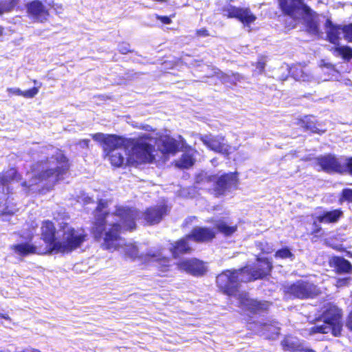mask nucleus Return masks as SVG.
<instances>
[{"instance_id": "1", "label": "nucleus", "mask_w": 352, "mask_h": 352, "mask_svg": "<svg viewBox=\"0 0 352 352\" xmlns=\"http://www.w3.org/2000/svg\"><path fill=\"white\" fill-rule=\"evenodd\" d=\"M107 207L106 201H99L95 210L92 232L96 240L103 239V248L109 250H116L120 245V234L122 230L135 229V220L138 219H142L149 225L157 224L168 211L167 206L164 204L150 207L144 212L136 209L119 206L115 212L109 213L106 210Z\"/></svg>"}, {"instance_id": "2", "label": "nucleus", "mask_w": 352, "mask_h": 352, "mask_svg": "<svg viewBox=\"0 0 352 352\" xmlns=\"http://www.w3.org/2000/svg\"><path fill=\"white\" fill-rule=\"evenodd\" d=\"M272 268L268 259H258L253 266H246L238 270H226L217 276V286L228 296L237 297L241 307L256 314L268 309L270 303L267 301H258L250 298L248 294L238 292L240 283H246L266 276Z\"/></svg>"}, {"instance_id": "3", "label": "nucleus", "mask_w": 352, "mask_h": 352, "mask_svg": "<svg viewBox=\"0 0 352 352\" xmlns=\"http://www.w3.org/2000/svg\"><path fill=\"white\" fill-rule=\"evenodd\" d=\"M62 238L58 240L55 237V228L50 221H45L41 226V236L46 244L45 249L41 250L36 245L28 243H19L12 246L14 252L20 256L30 254H43L47 252H69L77 248L85 241V234L82 230H75L67 223H60Z\"/></svg>"}, {"instance_id": "4", "label": "nucleus", "mask_w": 352, "mask_h": 352, "mask_svg": "<svg viewBox=\"0 0 352 352\" xmlns=\"http://www.w3.org/2000/svg\"><path fill=\"white\" fill-rule=\"evenodd\" d=\"M36 153L37 162L32 166V172L28 173L30 179L23 183V186L28 188L29 190H34V186L45 180L55 184L63 179L69 169L67 158L56 148L43 146Z\"/></svg>"}, {"instance_id": "5", "label": "nucleus", "mask_w": 352, "mask_h": 352, "mask_svg": "<svg viewBox=\"0 0 352 352\" xmlns=\"http://www.w3.org/2000/svg\"><path fill=\"white\" fill-rule=\"evenodd\" d=\"M92 138L102 144V148L111 164L120 167L124 164L131 165L127 162L129 151L126 149V141L117 135L97 133L91 135Z\"/></svg>"}, {"instance_id": "6", "label": "nucleus", "mask_w": 352, "mask_h": 352, "mask_svg": "<svg viewBox=\"0 0 352 352\" xmlns=\"http://www.w3.org/2000/svg\"><path fill=\"white\" fill-rule=\"evenodd\" d=\"M153 142V138L148 135L133 140L130 144L127 142L126 146H131L127 162L131 163V165L153 162L155 160L154 153L156 152L152 144Z\"/></svg>"}, {"instance_id": "7", "label": "nucleus", "mask_w": 352, "mask_h": 352, "mask_svg": "<svg viewBox=\"0 0 352 352\" xmlns=\"http://www.w3.org/2000/svg\"><path fill=\"white\" fill-rule=\"evenodd\" d=\"M342 327L340 310L336 306L330 305L323 312L321 320H317L316 324L309 329V332L310 334L331 332L333 336H338Z\"/></svg>"}, {"instance_id": "8", "label": "nucleus", "mask_w": 352, "mask_h": 352, "mask_svg": "<svg viewBox=\"0 0 352 352\" xmlns=\"http://www.w3.org/2000/svg\"><path fill=\"white\" fill-rule=\"evenodd\" d=\"M197 183H212L213 191L216 196L224 195L226 192L236 188L237 177L234 173L224 174L220 177L216 175L208 176L201 174L197 177Z\"/></svg>"}, {"instance_id": "9", "label": "nucleus", "mask_w": 352, "mask_h": 352, "mask_svg": "<svg viewBox=\"0 0 352 352\" xmlns=\"http://www.w3.org/2000/svg\"><path fill=\"white\" fill-rule=\"evenodd\" d=\"M122 248L125 255L133 260L138 259L143 263L157 262L163 268L162 271H166L169 266V259L163 256L160 251L149 250L146 254H139L138 247L132 243L126 244Z\"/></svg>"}, {"instance_id": "10", "label": "nucleus", "mask_w": 352, "mask_h": 352, "mask_svg": "<svg viewBox=\"0 0 352 352\" xmlns=\"http://www.w3.org/2000/svg\"><path fill=\"white\" fill-rule=\"evenodd\" d=\"M285 292L294 298L304 299L317 296L318 289L314 284L300 280L290 285L285 286Z\"/></svg>"}, {"instance_id": "11", "label": "nucleus", "mask_w": 352, "mask_h": 352, "mask_svg": "<svg viewBox=\"0 0 352 352\" xmlns=\"http://www.w3.org/2000/svg\"><path fill=\"white\" fill-rule=\"evenodd\" d=\"M278 2L283 12L294 19L311 15V9L304 3V0H278Z\"/></svg>"}, {"instance_id": "12", "label": "nucleus", "mask_w": 352, "mask_h": 352, "mask_svg": "<svg viewBox=\"0 0 352 352\" xmlns=\"http://www.w3.org/2000/svg\"><path fill=\"white\" fill-rule=\"evenodd\" d=\"M199 140L210 150L223 155H228L230 146L223 135H214L211 133L199 135Z\"/></svg>"}, {"instance_id": "13", "label": "nucleus", "mask_w": 352, "mask_h": 352, "mask_svg": "<svg viewBox=\"0 0 352 352\" xmlns=\"http://www.w3.org/2000/svg\"><path fill=\"white\" fill-rule=\"evenodd\" d=\"M177 267L180 270L197 276L204 275L207 270L205 264L197 258L182 261L177 263Z\"/></svg>"}, {"instance_id": "14", "label": "nucleus", "mask_w": 352, "mask_h": 352, "mask_svg": "<svg viewBox=\"0 0 352 352\" xmlns=\"http://www.w3.org/2000/svg\"><path fill=\"white\" fill-rule=\"evenodd\" d=\"M179 140L170 138L169 136H165L160 140L159 147L162 153L164 154H173L176 153L179 148L185 147V140L179 135Z\"/></svg>"}, {"instance_id": "15", "label": "nucleus", "mask_w": 352, "mask_h": 352, "mask_svg": "<svg viewBox=\"0 0 352 352\" xmlns=\"http://www.w3.org/2000/svg\"><path fill=\"white\" fill-rule=\"evenodd\" d=\"M317 161L322 169L327 173L336 172L344 173L343 164H341L338 160L331 155L319 157L317 158Z\"/></svg>"}, {"instance_id": "16", "label": "nucleus", "mask_w": 352, "mask_h": 352, "mask_svg": "<svg viewBox=\"0 0 352 352\" xmlns=\"http://www.w3.org/2000/svg\"><path fill=\"white\" fill-rule=\"evenodd\" d=\"M228 17H235L245 24H250L256 20V16L251 12L250 9L239 8L230 6L227 10H225Z\"/></svg>"}, {"instance_id": "17", "label": "nucleus", "mask_w": 352, "mask_h": 352, "mask_svg": "<svg viewBox=\"0 0 352 352\" xmlns=\"http://www.w3.org/2000/svg\"><path fill=\"white\" fill-rule=\"evenodd\" d=\"M215 236V232L213 229L203 227H196L187 235V238L194 240L196 242H208Z\"/></svg>"}, {"instance_id": "18", "label": "nucleus", "mask_w": 352, "mask_h": 352, "mask_svg": "<svg viewBox=\"0 0 352 352\" xmlns=\"http://www.w3.org/2000/svg\"><path fill=\"white\" fill-rule=\"evenodd\" d=\"M28 10L34 19L40 22L45 21L48 16L47 10L38 0H35L30 3L28 5Z\"/></svg>"}, {"instance_id": "19", "label": "nucleus", "mask_w": 352, "mask_h": 352, "mask_svg": "<svg viewBox=\"0 0 352 352\" xmlns=\"http://www.w3.org/2000/svg\"><path fill=\"white\" fill-rule=\"evenodd\" d=\"M328 41L336 45H339L340 35L342 34V26L334 25L330 19H327L324 24Z\"/></svg>"}, {"instance_id": "20", "label": "nucleus", "mask_w": 352, "mask_h": 352, "mask_svg": "<svg viewBox=\"0 0 352 352\" xmlns=\"http://www.w3.org/2000/svg\"><path fill=\"white\" fill-rule=\"evenodd\" d=\"M276 322L257 324L259 331L268 339H276L280 333V327Z\"/></svg>"}, {"instance_id": "21", "label": "nucleus", "mask_w": 352, "mask_h": 352, "mask_svg": "<svg viewBox=\"0 0 352 352\" xmlns=\"http://www.w3.org/2000/svg\"><path fill=\"white\" fill-rule=\"evenodd\" d=\"M281 344L284 350L289 351L315 352L313 349L305 348L297 339L291 337L285 338Z\"/></svg>"}, {"instance_id": "22", "label": "nucleus", "mask_w": 352, "mask_h": 352, "mask_svg": "<svg viewBox=\"0 0 352 352\" xmlns=\"http://www.w3.org/2000/svg\"><path fill=\"white\" fill-rule=\"evenodd\" d=\"M194 153H196V151L189 147L182 157L176 162V166L181 168H188L192 166L195 161L193 157Z\"/></svg>"}, {"instance_id": "23", "label": "nucleus", "mask_w": 352, "mask_h": 352, "mask_svg": "<svg viewBox=\"0 0 352 352\" xmlns=\"http://www.w3.org/2000/svg\"><path fill=\"white\" fill-rule=\"evenodd\" d=\"M336 272L339 274H351L352 265L346 259L336 256L332 261Z\"/></svg>"}, {"instance_id": "24", "label": "nucleus", "mask_w": 352, "mask_h": 352, "mask_svg": "<svg viewBox=\"0 0 352 352\" xmlns=\"http://www.w3.org/2000/svg\"><path fill=\"white\" fill-rule=\"evenodd\" d=\"M188 239H190L187 238L186 236V238L175 243V244L170 248L173 256L175 258L178 257L182 254L188 253L191 251V248L187 242Z\"/></svg>"}, {"instance_id": "25", "label": "nucleus", "mask_w": 352, "mask_h": 352, "mask_svg": "<svg viewBox=\"0 0 352 352\" xmlns=\"http://www.w3.org/2000/svg\"><path fill=\"white\" fill-rule=\"evenodd\" d=\"M289 73L296 80L308 82L313 79V76L307 72L305 69L302 68L300 66L290 68Z\"/></svg>"}, {"instance_id": "26", "label": "nucleus", "mask_w": 352, "mask_h": 352, "mask_svg": "<svg viewBox=\"0 0 352 352\" xmlns=\"http://www.w3.org/2000/svg\"><path fill=\"white\" fill-rule=\"evenodd\" d=\"M342 214V212L339 210L324 212L323 214L317 217V220L320 223H334L336 222Z\"/></svg>"}, {"instance_id": "27", "label": "nucleus", "mask_w": 352, "mask_h": 352, "mask_svg": "<svg viewBox=\"0 0 352 352\" xmlns=\"http://www.w3.org/2000/svg\"><path fill=\"white\" fill-rule=\"evenodd\" d=\"M298 124L307 131L320 133V130L316 126L315 119L311 116H305L303 118L299 119Z\"/></svg>"}, {"instance_id": "28", "label": "nucleus", "mask_w": 352, "mask_h": 352, "mask_svg": "<svg viewBox=\"0 0 352 352\" xmlns=\"http://www.w3.org/2000/svg\"><path fill=\"white\" fill-rule=\"evenodd\" d=\"M18 179V174L14 168H11L2 175H0V184L3 186H7L12 181Z\"/></svg>"}, {"instance_id": "29", "label": "nucleus", "mask_w": 352, "mask_h": 352, "mask_svg": "<svg viewBox=\"0 0 352 352\" xmlns=\"http://www.w3.org/2000/svg\"><path fill=\"white\" fill-rule=\"evenodd\" d=\"M302 18H307L306 22H307V29L309 33L319 36L320 35V32L319 30L318 25L317 22L312 19V12H311V15L307 16L305 14L303 16H301Z\"/></svg>"}, {"instance_id": "30", "label": "nucleus", "mask_w": 352, "mask_h": 352, "mask_svg": "<svg viewBox=\"0 0 352 352\" xmlns=\"http://www.w3.org/2000/svg\"><path fill=\"white\" fill-rule=\"evenodd\" d=\"M218 230L226 236H230L236 231V226H230L223 221H219L216 223Z\"/></svg>"}, {"instance_id": "31", "label": "nucleus", "mask_w": 352, "mask_h": 352, "mask_svg": "<svg viewBox=\"0 0 352 352\" xmlns=\"http://www.w3.org/2000/svg\"><path fill=\"white\" fill-rule=\"evenodd\" d=\"M15 0L0 1V15L10 12L16 6Z\"/></svg>"}, {"instance_id": "32", "label": "nucleus", "mask_w": 352, "mask_h": 352, "mask_svg": "<svg viewBox=\"0 0 352 352\" xmlns=\"http://www.w3.org/2000/svg\"><path fill=\"white\" fill-rule=\"evenodd\" d=\"M335 50L344 58L350 59L352 58V49L349 47H337Z\"/></svg>"}, {"instance_id": "33", "label": "nucleus", "mask_w": 352, "mask_h": 352, "mask_svg": "<svg viewBox=\"0 0 352 352\" xmlns=\"http://www.w3.org/2000/svg\"><path fill=\"white\" fill-rule=\"evenodd\" d=\"M275 256L281 258H290L292 260H293L294 257V254L290 252V250L288 248H283L281 250H278L275 254Z\"/></svg>"}, {"instance_id": "34", "label": "nucleus", "mask_w": 352, "mask_h": 352, "mask_svg": "<svg viewBox=\"0 0 352 352\" xmlns=\"http://www.w3.org/2000/svg\"><path fill=\"white\" fill-rule=\"evenodd\" d=\"M342 32L347 41L352 42V23L342 26Z\"/></svg>"}, {"instance_id": "35", "label": "nucleus", "mask_w": 352, "mask_h": 352, "mask_svg": "<svg viewBox=\"0 0 352 352\" xmlns=\"http://www.w3.org/2000/svg\"><path fill=\"white\" fill-rule=\"evenodd\" d=\"M343 201L352 202V189L346 188L342 190L340 201Z\"/></svg>"}, {"instance_id": "36", "label": "nucleus", "mask_w": 352, "mask_h": 352, "mask_svg": "<svg viewBox=\"0 0 352 352\" xmlns=\"http://www.w3.org/2000/svg\"><path fill=\"white\" fill-rule=\"evenodd\" d=\"M38 92V89L37 87H33L27 91H22V96L26 98H34Z\"/></svg>"}, {"instance_id": "37", "label": "nucleus", "mask_w": 352, "mask_h": 352, "mask_svg": "<svg viewBox=\"0 0 352 352\" xmlns=\"http://www.w3.org/2000/svg\"><path fill=\"white\" fill-rule=\"evenodd\" d=\"M344 173L352 175V157L346 159L343 164Z\"/></svg>"}, {"instance_id": "38", "label": "nucleus", "mask_w": 352, "mask_h": 352, "mask_svg": "<svg viewBox=\"0 0 352 352\" xmlns=\"http://www.w3.org/2000/svg\"><path fill=\"white\" fill-rule=\"evenodd\" d=\"M118 50L120 53L126 54L131 51L130 45L126 43H120L118 45Z\"/></svg>"}, {"instance_id": "39", "label": "nucleus", "mask_w": 352, "mask_h": 352, "mask_svg": "<svg viewBox=\"0 0 352 352\" xmlns=\"http://www.w3.org/2000/svg\"><path fill=\"white\" fill-rule=\"evenodd\" d=\"M155 17L156 19L160 20L164 24H170L171 23V19L166 16H160L158 14H155Z\"/></svg>"}, {"instance_id": "40", "label": "nucleus", "mask_w": 352, "mask_h": 352, "mask_svg": "<svg viewBox=\"0 0 352 352\" xmlns=\"http://www.w3.org/2000/svg\"><path fill=\"white\" fill-rule=\"evenodd\" d=\"M350 280H351V278L350 277H346V278H344L338 279L337 280L336 285L338 287H342V286L347 285L349 284V283L350 282Z\"/></svg>"}, {"instance_id": "41", "label": "nucleus", "mask_w": 352, "mask_h": 352, "mask_svg": "<svg viewBox=\"0 0 352 352\" xmlns=\"http://www.w3.org/2000/svg\"><path fill=\"white\" fill-rule=\"evenodd\" d=\"M196 34L199 37H206L209 36L208 31L206 28H201L197 30L196 32Z\"/></svg>"}, {"instance_id": "42", "label": "nucleus", "mask_w": 352, "mask_h": 352, "mask_svg": "<svg viewBox=\"0 0 352 352\" xmlns=\"http://www.w3.org/2000/svg\"><path fill=\"white\" fill-rule=\"evenodd\" d=\"M90 140L88 139H83L81 140H79L77 143V145H78L80 148H85L89 147Z\"/></svg>"}, {"instance_id": "43", "label": "nucleus", "mask_w": 352, "mask_h": 352, "mask_svg": "<svg viewBox=\"0 0 352 352\" xmlns=\"http://www.w3.org/2000/svg\"><path fill=\"white\" fill-rule=\"evenodd\" d=\"M7 91L18 96L22 95V91L19 88H8Z\"/></svg>"}, {"instance_id": "44", "label": "nucleus", "mask_w": 352, "mask_h": 352, "mask_svg": "<svg viewBox=\"0 0 352 352\" xmlns=\"http://www.w3.org/2000/svg\"><path fill=\"white\" fill-rule=\"evenodd\" d=\"M265 67V63L263 60H259L256 63V69H258L259 73H261Z\"/></svg>"}, {"instance_id": "45", "label": "nucleus", "mask_w": 352, "mask_h": 352, "mask_svg": "<svg viewBox=\"0 0 352 352\" xmlns=\"http://www.w3.org/2000/svg\"><path fill=\"white\" fill-rule=\"evenodd\" d=\"M346 327L350 329L352 331V311L349 316L347 322H346Z\"/></svg>"}, {"instance_id": "46", "label": "nucleus", "mask_w": 352, "mask_h": 352, "mask_svg": "<svg viewBox=\"0 0 352 352\" xmlns=\"http://www.w3.org/2000/svg\"><path fill=\"white\" fill-rule=\"evenodd\" d=\"M15 352H41L38 349H35L31 347H28L26 349H24L22 351H15Z\"/></svg>"}, {"instance_id": "47", "label": "nucleus", "mask_w": 352, "mask_h": 352, "mask_svg": "<svg viewBox=\"0 0 352 352\" xmlns=\"http://www.w3.org/2000/svg\"><path fill=\"white\" fill-rule=\"evenodd\" d=\"M0 317L6 319V320H10V318L8 316V315H3V314H0Z\"/></svg>"}, {"instance_id": "48", "label": "nucleus", "mask_w": 352, "mask_h": 352, "mask_svg": "<svg viewBox=\"0 0 352 352\" xmlns=\"http://www.w3.org/2000/svg\"><path fill=\"white\" fill-rule=\"evenodd\" d=\"M327 67H329V68H333V65L331 63H328V64H326L325 65Z\"/></svg>"}, {"instance_id": "49", "label": "nucleus", "mask_w": 352, "mask_h": 352, "mask_svg": "<svg viewBox=\"0 0 352 352\" xmlns=\"http://www.w3.org/2000/svg\"><path fill=\"white\" fill-rule=\"evenodd\" d=\"M3 28L0 26V36H1L3 34Z\"/></svg>"}, {"instance_id": "50", "label": "nucleus", "mask_w": 352, "mask_h": 352, "mask_svg": "<svg viewBox=\"0 0 352 352\" xmlns=\"http://www.w3.org/2000/svg\"><path fill=\"white\" fill-rule=\"evenodd\" d=\"M6 191H7V193L9 192V188H7Z\"/></svg>"}]
</instances>
